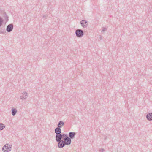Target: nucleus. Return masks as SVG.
<instances>
[{"mask_svg": "<svg viewBox=\"0 0 152 152\" xmlns=\"http://www.w3.org/2000/svg\"><path fill=\"white\" fill-rule=\"evenodd\" d=\"M147 119L149 121H152V113H149L146 116Z\"/></svg>", "mask_w": 152, "mask_h": 152, "instance_id": "obj_10", "label": "nucleus"}, {"mask_svg": "<svg viewBox=\"0 0 152 152\" xmlns=\"http://www.w3.org/2000/svg\"><path fill=\"white\" fill-rule=\"evenodd\" d=\"M2 12V11L1 10H0V13L1 12Z\"/></svg>", "mask_w": 152, "mask_h": 152, "instance_id": "obj_21", "label": "nucleus"}, {"mask_svg": "<svg viewBox=\"0 0 152 152\" xmlns=\"http://www.w3.org/2000/svg\"><path fill=\"white\" fill-rule=\"evenodd\" d=\"M64 122L62 121H59L57 125L58 127H60V128H61L64 125Z\"/></svg>", "mask_w": 152, "mask_h": 152, "instance_id": "obj_13", "label": "nucleus"}, {"mask_svg": "<svg viewBox=\"0 0 152 152\" xmlns=\"http://www.w3.org/2000/svg\"><path fill=\"white\" fill-rule=\"evenodd\" d=\"M5 126L4 124L0 123V130H3L5 128Z\"/></svg>", "mask_w": 152, "mask_h": 152, "instance_id": "obj_15", "label": "nucleus"}, {"mask_svg": "<svg viewBox=\"0 0 152 152\" xmlns=\"http://www.w3.org/2000/svg\"><path fill=\"white\" fill-rule=\"evenodd\" d=\"M17 112V110L16 108H12V114L13 116H15Z\"/></svg>", "mask_w": 152, "mask_h": 152, "instance_id": "obj_14", "label": "nucleus"}, {"mask_svg": "<svg viewBox=\"0 0 152 152\" xmlns=\"http://www.w3.org/2000/svg\"><path fill=\"white\" fill-rule=\"evenodd\" d=\"M65 134H56L55 136V139L56 142H59L62 140L61 139L64 138V135Z\"/></svg>", "mask_w": 152, "mask_h": 152, "instance_id": "obj_4", "label": "nucleus"}, {"mask_svg": "<svg viewBox=\"0 0 152 152\" xmlns=\"http://www.w3.org/2000/svg\"><path fill=\"white\" fill-rule=\"evenodd\" d=\"M3 15H4V18L6 20V23L7 22L9 21V17L7 15V14L4 11L3 12Z\"/></svg>", "mask_w": 152, "mask_h": 152, "instance_id": "obj_12", "label": "nucleus"}, {"mask_svg": "<svg viewBox=\"0 0 152 152\" xmlns=\"http://www.w3.org/2000/svg\"><path fill=\"white\" fill-rule=\"evenodd\" d=\"M76 133L75 132H70L69 133V137L71 139H73L75 137L76 135Z\"/></svg>", "mask_w": 152, "mask_h": 152, "instance_id": "obj_9", "label": "nucleus"}, {"mask_svg": "<svg viewBox=\"0 0 152 152\" xmlns=\"http://www.w3.org/2000/svg\"><path fill=\"white\" fill-rule=\"evenodd\" d=\"M64 135L63 139L64 140L63 141H64L65 144L68 145H70L71 142V139L68 137L67 134H65Z\"/></svg>", "mask_w": 152, "mask_h": 152, "instance_id": "obj_1", "label": "nucleus"}, {"mask_svg": "<svg viewBox=\"0 0 152 152\" xmlns=\"http://www.w3.org/2000/svg\"><path fill=\"white\" fill-rule=\"evenodd\" d=\"M27 94V92H23L20 96V99L22 100L26 99L28 97Z\"/></svg>", "mask_w": 152, "mask_h": 152, "instance_id": "obj_8", "label": "nucleus"}, {"mask_svg": "<svg viewBox=\"0 0 152 152\" xmlns=\"http://www.w3.org/2000/svg\"><path fill=\"white\" fill-rule=\"evenodd\" d=\"M80 23L81 26L83 27V28H86L88 25L87 21L84 20L81 21L80 22Z\"/></svg>", "mask_w": 152, "mask_h": 152, "instance_id": "obj_7", "label": "nucleus"}, {"mask_svg": "<svg viewBox=\"0 0 152 152\" xmlns=\"http://www.w3.org/2000/svg\"><path fill=\"white\" fill-rule=\"evenodd\" d=\"M57 142H58V146L59 148H63L66 145L64 142V141L63 140Z\"/></svg>", "mask_w": 152, "mask_h": 152, "instance_id": "obj_6", "label": "nucleus"}, {"mask_svg": "<svg viewBox=\"0 0 152 152\" xmlns=\"http://www.w3.org/2000/svg\"><path fill=\"white\" fill-rule=\"evenodd\" d=\"M75 33L76 37L78 38H81L84 35L83 31L80 29L76 30Z\"/></svg>", "mask_w": 152, "mask_h": 152, "instance_id": "obj_3", "label": "nucleus"}, {"mask_svg": "<svg viewBox=\"0 0 152 152\" xmlns=\"http://www.w3.org/2000/svg\"><path fill=\"white\" fill-rule=\"evenodd\" d=\"M4 33V32H1H1H0V33Z\"/></svg>", "mask_w": 152, "mask_h": 152, "instance_id": "obj_20", "label": "nucleus"}, {"mask_svg": "<svg viewBox=\"0 0 152 152\" xmlns=\"http://www.w3.org/2000/svg\"><path fill=\"white\" fill-rule=\"evenodd\" d=\"M12 149V145H8V144H5L2 148V150L4 152H8L11 151Z\"/></svg>", "mask_w": 152, "mask_h": 152, "instance_id": "obj_2", "label": "nucleus"}, {"mask_svg": "<svg viewBox=\"0 0 152 152\" xmlns=\"http://www.w3.org/2000/svg\"><path fill=\"white\" fill-rule=\"evenodd\" d=\"M107 28H103L102 30V32H104L105 31H107Z\"/></svg>", "mask_w": 152, "mask_h": 152, "instance_id": "obj_17", "label": "nucleus"}, {"mask_svg": "<svg viewBox=\"0 0 152 152\" xmlns=\"http://www.w3.org/2000/svg\"><path fill=\"white\" fill-rule=\"evenodd\" d=\"M13 27V24H9L7 26L6 30L7 32H10L12 30Z\"/></svg>", "mask_w": 152, "mask_h": 152, "instance_id": "obj_5", "label": "nucleus"}, {"mask_svg": "<svg viewBox=\"0 0 152 152\" xmlns=\"http://www.w3.org/2000/svg\"><path fill=\"white\" fill-rule=\"evenodd\" d=\"M104 150L103 148H101V149L99 150L100 152H104Z\"/></svg>", "mask_w": 152, "mask_h": 152, "instance_id": "obj_18", "label": "nucleus"}, {"mask_svg": "<svg viewBox=\"0 0 152 152\" xmlns=\"http://www.w3.org/2000/svg\"><path fill=\"white\" fill-rule=\"evenodd\" d=\"M46 17V15H44L43 16V18H45Z\"/></svg>", "mask_w": 152, "mask_h": 152, "instance_id": "obj_19", "label": "nucleus"}, {"mask_svg": "<svg viewBox=\"0 0 152 152\" xmlns=\"http://www.w3.org/2000/svg\"><path fill=\"white\" fill-rule=\"evenodd\" d=\"M3 21V19L0 17V27L2 25Z\"/></svg>", "mask_w": 152, "mask_h": 152, "instance_id": "obj_16", "label": "nucleus"}, {"mask_svg": "<svg viewBox=\"0 0 152 152\" xmlns=\"http://www.w3.org/2000/svg\"><path fill=\"white\" fill-rule=\"evenodd\" d=\"M61 128H60V127H57L55 129V132L56 134H61Z\"/></svg>", "mask_w": 152, "mask_h": 152, "instance_id": "obj_11", "label": "nucleus"}]
</instances>
